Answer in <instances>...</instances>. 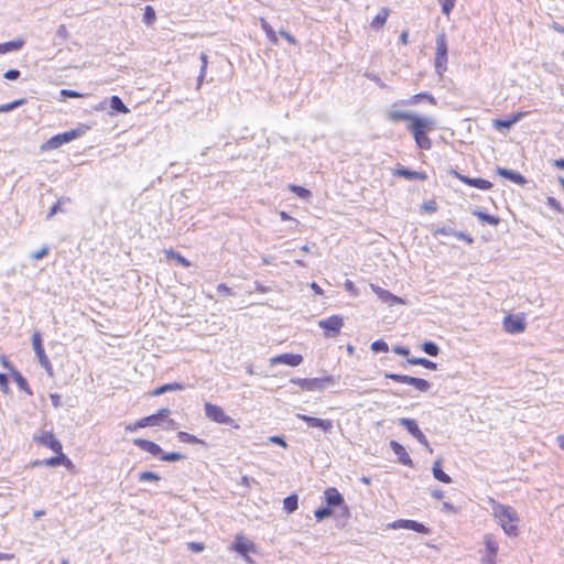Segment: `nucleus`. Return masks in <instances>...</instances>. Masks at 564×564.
I'll list each match as a JSON object with an SVG mask.
<instances>
[{
  "mask_svg": "<svg viewBox=\"0 0 564 564\" xmlns=\"http://www.w3.org/2000/svg\"><path fill=\"white\" fill-rule=\"evenodd\" d=\"M371 290L376 293V295L384 303L389 305H393L395 303H401V299L390 293L388 290H384L378 285L370 284Z\"/></svg>",
  "mask_w": 564,
  "mask_h": 564,
  "instance_id": "obj_19",
  "label": "nucleus"
},
{
  "mask_svg": "<svg viewBox=\"0 0 564 564\" xmlns=\"http://www.w3.org/2000/svg\"><path fill=\"white\" fill-rule=\"evenodd\" d=\"M4 78L9 80H15L20 77V70L18 69H9L4 73Z\"/></svg>",
  "mask_w": 564,
  "mask_h": 564,
  "instance_id": "obj_56",
  "label": "nucleus"
},
{
  "mask_svg": "<svg viewBox=\"0 0 564 564\" xmlns=\"http://www.w3.org/2000/svg\"><path fill=\"white\" fill-rule=\"evenodd\" d=\"M261 26L265 32L267 36L269 37V40L275 44L278 42V37L271 25L265 20H261Z\"/></svg>",
  "mask_w": 564,
  "mask_h": 564,
  "instance_id": "obj_42",
  "label": "nucleus"
},
{
  "mask_svg": "<svg viewBox=\"0 0 564 564\" xmlns=\"http://www.w3.org/2000/svg\"><path fill=\"white\" fill-rule=\"evenodd\" d=\"M58 456L51 457L48 459H45L43 463H36V465H45L50 467H55L64 464L65 462L70 463L69 459L61 452L57 453Z\"/></svg>",
  "mask_w": 564,
  "mask_h": 564,
  "instance_id": "obj_30",
  "label": "nucleus"
},
{
  "mask_svg": "<svg viewBox=\"0 0 564 564\" xmlns=\"http://www.w3.org/2000/svg\"><path fill=\"white\" fill-rule=\"evenodd\" d=\"M161 422L159 421L158 416L155 414L145 416L141 419V424H143L144 427L147 426H156Z\"/></svg>",
  "mask_w": 564,
  "mask_h": 564,
  "instance_id": "obj_49",
  "label": "nucleus"
},
{
  "mask_svg": "<svg viewBox=\"0 0 564 564\" xmlns=\"http://www.w3.org/2000/svg\"><path fill=\"white\" fill-rule=\"evenodd\" d=\"M231 549L240 555H246L250 552L254 553L257 551L256 545L250 540L246 539L242 534H237L235 536Z\"/></svg>",
  "mask_w": 564,
  "mask_h": 564,
  "instance_id": "obj_14",
  "label": "nucleus"
},
{
  "mask_svg": "<svg viewBox=\"0 0 564 564\" xmlns=\"http://www.w3.org/2000/svg\"><path fill=\"white\" fill-rule=\"evenodd\" d=\"M410 365H420L429 369H435L436 364L425 358H410L408 359Z\"/></svg>",
  "mask_w": 564,
  "mask_h": 564,
  "instance_id": "obj_38",
  "label": "nucleus"
},
{
  "mask_svg": "<svg viewBox=\"0 0 564 564\" xmlns=\"http://www.w3.org/2000/svg\"><path fill=\"white\" fill-rule=\"evenodd\" d=\"M39 442L42 445L50 447L55 453H61L62 452V444H61V442L50 432H44L39 437Z\"/></svg>",
  "mask_w": 564,
  "mask_h": 564,
  "instance_id": "obj_21",
  "label": "nucleus"
},
{
  "mask_svg": "<svg viewBox=\"0 0 564 564\" xmlns=\"http://www.w3.org/2000/svg\"><path fill=\"white\" fill-rule=\"evenodd\" d=\"M24 45L23 40H14L7 43H0V54L19 51Z\"/></svg>",
  "mask_w": 564,
  "mask_h": 564,
  "instance_id": "obj_27",
  "label": "nucleus"
},
{
  "mask_svg": "<svg viewBox=\"0 0 564 564\" xmlns=\"http://www.w3.org/2000/svg\"><path fill=\"white\" fill-rule=\"evenodd\" d=\"M389 17V10L387 8L380 9L378 14L372 20V26L380 28L382 26Z\"/></svg>",
  "mask_w": 564,
  "mask_h": 564,
  "instance_id": "obj_33",
  "label": "nucleus"
},
{
  "mask_svg": "<svg viewBox=\"0 0 564 564\" xmlns=\"http://www.w3.org/2000/svg\"><path fill=\"white\" fill-rule=\"evenodd\" d=\"M434 120L426 117L413 118V122H410L408 126V129L413 134L417 147L424 150H429L432 145L427 133L434 130Z\"/></svg>",
  "mask_w": 564,
  "mask_h": 564,
  "instance_id": "obj_1",
  "label": "nucleus"
},
{
  "mask_svg": "<svg viewBox=\"0 0 564 564\" xmlns=\"http://www.w3.org/2000/svg\"><path fill=\"white\" fill-rule=\"evenodd\" d=\"M432 234L433 236L436 238V239H440V241L442 243H447L446 240H442L441 237H445V238H448V239H455L456 238V232L452 229V228H433L432 229Z\"/></svg>",
  "mask_w": 564,
  "mask_h": 564,
  "instance_id": "obj_26",
  "label": "nucleus"
},
{
  "mask_svg": "<svg viewBox=\"0 0 564 564\" xmlns=\"http://www.w3.org/2000/svg\"><path fill=\"white\" fill-rule=\"evenodd\" d=\"M522 118V112H514L508 118H496L492 120V127L502 133H507Z\"/></svg>",
  "mask_w": 564,
  "mask_h": 564,
  "instance_id": "obj_11",
  "label": "nucleus"
},
{
  "mask_svg": "<svg viewBox=\"0 0 564 564\" xmlns=\"http://www.w3.org/2000/svg\"><path fill=\"white\" fill-rule=\"evenodd\" d=\"M371 349L375 352H386L389 350L388 344L381 339L376 340L371 344Z\"/></svg>",
  "mask_w": 564,
  "mask_h": 564,
  "instance_id": "obj_48",
  "label": "nucleus"
},
{
  "mask_svg": "<svg viewBox=\"0 0 564 564\" xmlns=\"http://www.w3.org/2000/svg\"><path fill=\"white\" fill-rule=\"evenodd\" d=\"M80 129H73L69 131H65L63 133L56 134L52 138H50L45 143L41 145V150L43 151H50L59 148L61 145L68 143L76 138L82 135Z\"/></svg>",
  "mask_w": 564,
  "mask_h": 564,
  "instance_id": "obj_3",
  "label": "nucleus"
},
{
  "mask_svg": "<svg viewBox=\"0 0 564 564\" xmlns=\"http://www.w3.org/2000/svg\"><path fill=\"white\" fill-rule=\"evenodd\" d=\"M165 254L169 259H175L180 264H182L185 268H188L191 265L189 261L186 258H184L182 254L173 250H165Z\"/></svg>",
  "mask_w": 564,
  "mask_h": 564,
  "instance_id": "obj_37",
  "label": "nucleus"
},
{
  "mask_svg": "<svg viewBox=\"0 0 564 564\" xmlns=\"http://www.w3.org/2000/svg\"><path fill=\"white\" fill-rule=\"evenodd\" d=\"M324 379L313 378V379H301L299 381L302 389L307 391L321 390L324 388Z\"/></svg>",
  "mask_w": 564,
  "mask_h": 564,
  "instance_id": "obj_24",
  "label": "nucleus"
},
{
  "mask_svg": "<svg viewBox=\"0 0 564 564\" xmlns=\"http://www.w3.org/2000/svg\"><path fill=\"white\" fill-rule=\"evenodd\" d=\"M188 549L192 550L193 552H202L204 550V544L203 543H198V542H189L188 544Z\"/></svg>",
  "mask_w": 564,
  "mask_h": 564,
  "instance_id": "obj_60",
  "label": "nucleus"
},
{
  "mask_svg": "<svg viewBox=\"0 0 564 564\" xmlns=\"http://www.w3.org/2000/svg\"><path fill=\"white\" fill-rule=\"evenodd\" d=\"M138 477L140 481H159L161 479L158 474L152 471H142Z\"/></svg>",
  "mask_w": 564,
  "mask_h": 564,
  "instance_id": "obj_45",
  "label": "nucleus"
},
{
  "mask_svg": "<svg viewBox=\"0 0 564 564\" xmlns=\"http://www.w3.org/2000/svg\"><path fill=\"white\" fill-rule=\"evenodd\" d=\"M48 247H43L40 250L32 252L31 258L34 260H41L48 254Z\"/></svg>",
  "mask_w": 564,
  "mask_h": 564,
  "instance_id": "obj_54",
  "label": "nucleus"
},
{
  "mask_svg": "<svg viewBox=\"0 0 564 564\" xmlns=\"http://www.w3.org/2000/svg\"><path fill=\"white\" fill-rule=\"evenodd\" d=\"M455 7V0H444L442 3V11L444 14L449 15L451 11Z\"/></svg>",
  "mask_w": 564,
  "mask_h": 564,
  "instance_id": "obj_55",
  "label": "nucleus"
},
{
  "mask_svg": "<svg viewBox=\"0 0 564 564\" xmlns=\"http://www.w3.org/2000/svg\"><path fill=\"white\" fill-rule=\"evenodd\" d=\"M422 349L425 354L430 355V356H437L438 354V347L436 344H434L433 341H425L423 345H422Z\"/></svg>",
  "mask_w": 564,
  "mask_h": 564,
  "instance_id": "obj_44",
  "label": "nucleus"
},
{
  "mask_svg": "<svg viewBox=\"0 0 564 564\" xmlns=\"http://www.w3.org/2000/svg\"><path fill=\"white\" fill-rule=\"evenodd\" d=\"M393 351L400 356H408L410 354V350L406 347H402V346L393 347Z\"/></svg>",
  "mask_w": 564,
  "mask_h": 564,
  "instance_id": "obj_62",
  "label": "nucleus"
},
{
  "mask_svg": "<svg viewBox=\"0 0 564 564\" xmlns=\"http://www.w3.org/2000/svg\"><path fill=\"white\" fill-rule=\"evenodd\" d=\"M283 507L289 513L294 512L297 509V496L291 495L286 497L283 500Z\"/></svg>",
  "mask_w": 564,
  "mask_h": 564,
  "instance_id": "obj_35",
  "label": "nucleus"
},
{
  "mask_svg": "<svg viewBox=\"0 0 564 564\" xmlns=\"http://www.w3.org/2000/svg\"><path fill=\"white\" fill-rule=\"evenodd\" d=\"M389 528L391 529H406V530H413L419 533L429 534L430 529L426 528L424 524L414 521V520H397L389 524Z\"/></svg>",
  "mask_w": 564,
  "mask_h": 564,
  "instance_id": "obj_13",
  "label": "nucleus"
},
{
  "mask_svg": "<svg viewBox=\"0 0 564 564\" xmlns=\"http://www.w3.org/2000/svg\"><path fill=\"white\" fill-rule=\"evenodd\" d=\"M160 456L161 459L165 462H177L184 458V456L180 453H162Z\"/></svg>",
  "mask_w": 564,
  "mask_h": 564,
  "instance_id": "obj_52",
  "label": "nucleus"
},
{
  "mask_svg": "<svg viewBox=\"0 0 564 564\" xmlns=\"http://www.w3.org/2000/svg\"><path fill=\"white\" fill-rule=\"evenodd\" d=\"M142 427H144V426H143V424H141V419H140L135 423L128 424L126 426V431L133 432V431H135L138 429H142Z\"/></svg>",
  "mask_w": 564,
  "mask_h": 564,
  "instance_id": "obj_61",
  "label": "nucleus"
},
{
  "mask_svg": "<svg viewBox=\"0 0 564 564\" xmlns=\"http://www.w3.org/2000/svg\"><path fill=\"white\" fill-rule=\"evenodd\" d=\"M314 514H315V518L317 521H322L332 516V510L329 507H323V508L315 510Z\"/></svg>",
  "mask_w": 564,
  "mask_h": 564,
  "instance_id": "obj_46",
  "label": "nucleus"
},
{
  "mask_svg": "<svg viewBox=\"0 0 564 564\" xmlns=\"http://www.w3.org/2000/svg\"><path fill=\"white\" fill-rule=\"evenodd\" d=\"M23 104H24V99H19V100L12 101L10 104L2 105V106H0V112L11 111Z\"/></svg>",
  "mask_w": 564,
  "mask_h": 564,
  "instance_id": "obj_51",
  "label": "nucleus"
},
{
  "mask_svg": "<svg viewBox=\"0 0 564 564\" xmlns=\"http://www.w3.org/2000/svg\"><path fill=\"white\" fill-rule=\"evenodd\" d=\"M399 424L406 429V431L415 437L421 444L429 447V442L426 440V436L422 433V431L419 429L416 422L412 419L402 417L399 420Z\"/></svg>",
  "mask_w": 564,
  "mask_h": 564,
  "instance_id": "obj_12",
  "label": "nucleus"
},
{
  "mask_svg": "<svg viewBox=\"0 0 564 564\" xmlns=\"http://www.w3.org/2000/svg\"><path fill=\"white\" fill-rule=\"evenodd\" d=\"M133 444L139 448L152 454L153 456H159L163 453L162 448L152 441L135 438L133 440Z\"/></svg>",
  "mask_w": 564,
  "mask_h": 564,
  "instance_id": "obj_18",
  "label": "nucleus"
},
{
  "mask_svg": "<svg viewBox=\"0 0 564 564\" xmlns=\"http://www.w3.org/2000/svg\"><path fill=\"white\" fill-rule=\"evenodd\" d=\"M460 182L482 191H488L492 187V183L488 180L481 177H469L463 174H460Z\"/></svg>",
  "mask_w": 564,
  "mask_h": 564,
  "instance_id": "obj_17",
  "label": "nucleus"
},
{
  "mask_svg": "<svg viewBox=\"0 0 564 564\" xmlns=\"http://www.w3.org/2000/svg\"><path fill=\"white\" fill-rule=\"evenodd\" d=\"M155 19H156V14H155L154 9L151 6H147L144 8L143 22L147 25H151V24H153Z\"/></svg>",
  "mask_w": 564,
  "mask_h": 564,
  "instance_id": "obj_40",
  "label": "nucleus"
},
{
  "mask_svg": "<svg viewBox=\"0 0 564 564\" xmlns=\"http://www.w3.org/2000/svg\"><path fill=\"white\" fill-rule=\"evenodd\" d=\"M447 62V43L445 34H438L436 37V56H435V69L438 75L446 69Z\"/></svg>",
  "mask_w": 564,
  "mask_h": 564,
  "instance_id": "obj_4",
  "label": "nucleus"
},
{
  "mask_svg": "<svg viewBox=\"0 0 564 564\" xmlns=\"http://www.w3.org/2000/svg\"><path fill=\"white\" fill-rule=\"evenodd\" d=\"M344 319L339 315H332L328 318L321 319L318 326L324 329L326 337H332L340 333Z\"/></svg>",
  "mask_w": 564,
  "mask_h": 564,
  "instance_id": "obj_8",
  "label": "nucleus"
},
{
  "mask_svg": "<svg viewBox=\"0 0 564 564\" xmlns=\"http://www.w3.org/2000/svg\"><path fill=\"white\" fill-rule=\"evenodd\" d=\"M432 470H433V476H434L437 480H440V481H442V482H445V484L451 482V478H449V476H448V475H446V474L443 471V469H442V467H441L440 462H435V463H434V465H433V469H432Z\"/></svg>",
  "mask_w": 564,
  "mask_h": 564,
  "instance_id": "obj_32",
  "label": "nucleus"
},
{
  "mask_svg": "<svg viewBox=\"0 0 564 564\" xmlns=\"http://www.w3.org/2000/svg\"><path fill=\"white\" fill-rule=\"evenodd\" d=\"M390 447L393 451V453L399 457L400 463H402L405 466L412 465V459L410 458L405 448L401 444H399L397 441H391Z\"/></svg>",
  "mask_w": 564,
  "mask_h": 564,
  "instance_id": "obj_22",
  "label": "nucleus"
},
{
  "mask_svg": "<svg viewBox=\"0 0 564 564\" xmlns=\"http://www.w3.org/2000/svg\"><path fill=\"white\" fill-rule=\"evenodd\" d=\"M502 325L503 329L509 334L523 333L527 326L524 317L518 314H508L505 316Z\"/></svg>",
  "mask_w": 564,
  "mask_h": 564,
  "instance_id": "obj_7",
  "label": "nucleus"
},
{
  "mask_svg": "<svg viewBox=\"0 0 564 564\" xmlns=\"http://www.w3.org/2000/svg\"><path fill=\"white\" fill-rule=\"evenodd\" d=\"M183 389H184V386L181 384V383H177V382L166 383V384H163V386L159 387L158 389H155L152 392V395L158 397V395H161V394H163L165 392H169V391H180V390H183Z\"/></svg>",
  "mask_w": 564,
  "mask_h": 564,
  "instance_id": "obj_29",
  "label": "nucleus"
},
{
  "mask_svg": "<svg viewBox=\"0 0 564 564\" xmlns=\"http://www.w3.org/2000/svg\"><path fill=\"white\" fill-rule=\"evenodd\" d=\"M32 346H33L34 352L37 357L40 365L47 371V373L50 376H52L53 367H52V364H51L48 357L45 354L44 347L42 345L41 334L39 332H35L32 335Z\"/></svg>",
  "mask_w": 564,
  "mask_h": 564,
  "instance_id": "obj_5",
  "label": "nucleus"
},
{
  "mask_svg": "<svg viewBox=\"0 0 564 564\" xmlns=\"http://www.w3.org/2000/svg\"><path fill=\"white\" fill-rule=\"evenodd\" d=\"M296 419L302 420L303 422L307 423L308 426L319 429L325 433H330L334 429L332 420L314 417L301 413L296 414Z\"/></svg>",
  "mask_w": 564,
  "mask_h": 564,
  "instance_id": "obj_10",
  "label": "nucleus"
},
{
  "mask_svg": "<svg viewBox=\"0 0 564 564\" xmlns=\"http://www.w3.org/2000/svg\"><path fill=\"white\" fill-rule=\"evenodd\" d=\"M50 398H51L52 404L55 408H59L61 406V397L57 393H52L50 395Z\"/></svg>",
  "mask_w": 564,
  "mask_h": 564,
  "instance_id": "obj_63",
  "label": "nucleus"
},
{
  "mask_svg": "<svg viewBox=\"0 0 564 564\" xmlns=\"http://www.w3.org/2000/svg\"><path fill=\"white\" fill-rule=\"evenodd\" d=\"M552 165L556 169L564 170V158L553 160Z\"/></svg>",
  "mask_w": 564,
  "mask_h": 564,
  "instance_id": "obj_64",
  "label": "nucleus"
},
{
  "mask_svg": "<svg viewBox=\"0 0 564 564\" xmlns=\"http://www.w3.org/2000/svg\"><path fill=\"white\" fill-rule=\"evenodd\" d=\"M496 172L499 176H501L517 185H524L528 182L527 178L520 172L511 170V169L498 166Z\"/></svg>",
  "mask_w": 564,
  "mask_h": 564,
  "instance_id": "obj_16",
  "label": "nucleus"
},
{
  "mask_svg": "<svg viewBox=\"0 0 564 564\" xmlns=\"http://www.w3.org/2000/svg\"><path fill=\"white\" fill-rule=\"evenodd\" d=\"M290 191L301 198H307L310 196V191L299 185H290Z\"/></svg>",
  "mask_w": 564,
  "mask_h": 564,
  "instance_id": "obj_50",
  "label": "nucleus"
},
{
  "mask_svg": "<svg viewBox=\"0 0 564 564\" xmlns=\"http://www.w3.org/2000/svg\"><path fill=\"white\" fill-rule=\"evenodd\" d=\"M177 438L180 442H183V443H192V444L202 443V441L199 438H197L195 435H192L187 432H178Z\"/></svg>",
  "mask_w": 564,
  "mask_h": 564,
  "instance_id": "obj_41",
  "label": "nucleus"
},
{
  "mask_svg": "<svg viewBox=\"0 0 564 564\" xmlns=\"http://www.w3.org/2000/svg\"><path fill=\"white\" fill-rule=\"evenodd\" d=\"M485 550L484 554L481 555V563L482 564H496V556L498 553V543L494 539L492 535H485Z\"/></svg>",
  "mask_w": 564,
  "mask_h": 564,
  "instance_id": "obj_9",
  "label": "nucleus"
},
{
  "mask_svg": "<svg viewBox=\"0 0 564 564\" xmlns=\"http://www.w3.org/2000/svg\"><path fill=\"white\" fill-rule=\"evenodd\" d=\"M110 108L117 112H120V113H128L129 112V109L126 107V105L123 104V101L121 100L120 97L118 96H112L110 98Z\"/></svg>",
  "mask_w": 564,
  "mask_h": 564,
  "instance_id": "obj_31",
  "label": "nucleus"
},
{
  "mask_svg": "<svg viewBox=\"0 0 564 564\" xmlns=\"http://www.w3.org/2000/svg\"><path fill=\"white\" fill-rule=\"evenodd\" d=\"M410 384L413 386L416 390L422 391V392L427 391L431 387L430 382L426 381L425 379L415 378V377H412Z\"/></svg>",
  "mask_w": 564,
  "mask_h": 564,
  "instance_id": "obj_36",
  "label": "nucleus"
},
{
  "mask_svg": "<svg viewBox=\"0 0 564 564\" xmlns=\"http://www.w3.org/2000/svg\"><path fill=\"white\" fill-rule=\"evenodd\" d=\"M268 441L272 444L280 445L284 448L288 446L286 442L281 436H270Z\"/></svg>",
  "mask_w": 564,
  "mask_h": 564,
  "instance_id": "obj_57",
  "label": "nucleus"
},
{
  "mask_svg": "<svg viewBox=\"0 0 564 564\" xmlns=\"http://www.w3.org/2000/svg\"><path fill=\"white\" fill-rule=\"evenodd\" d=\"M199 57L202 61V67H200L199 76L197 78V82H198L197 88H199V86L202 85V82H203L205 73H206V67L208 64V56L205 53H202Z\"/></svg>",
  "mask_w": 564,
  "mask_h": 564,
  "instance_id": "obj_43",
  "label": "nucleus"
},
{
  "mask_svg": "<svg viewBox=\"0 0 564 564\" xmlns=\"http://www.w3.org/2000/svg\"><path fill=\"white\" fill-rule=\"evenodd\" d=\"M494 516L498 519L506 534L509 536H516L518 534V517L510 506L498 503L494 507Z\"/></svg>",
  "mask_w": 564,
  "mask_h": 564,
  "instance_id": "obj_2",
  "label": "nucleus"
},
{
  "mask_svg": "<svg viewBox=\"0 0 564 564\" xmlns=\"http://www.w3.org/2000/svg\"><path fill=\"white\" fill-rule=\"evenodd\" d=\"M387 378L392 379L400 383H411L412 377L405 376V375H398V373H388L386 375Z\"/></svg>",
  "mask_w": 564,
  "mask_h": 564,
  "instance_id": "obj_47",
  "label": "nucleus"
},
{
  "mask_svg": "<svg viewBox=\"0 0 564 564\" xmlns=\"http://www.w3.org/2000/svg\"><path fill=\"white\" fill-rule=\"evenodd\" d=\"M436 209H437V204L435 200L424 202L421 206V210L429 213V214L436 212Z\"/></svg>",
  "mask_w": 564,
  "mask_h": 564,
  "instance_id": "obj_53",
  "label": "nucleus"
},
{
  "mask_svg": "<svg viewBox=\"0 0 564 564\" xmlns=\"http://www.w3.org/2000/svg\"><path fill=\"white\" fill-rule=\"evenodd\" d=\"M205 415L210 420L219 424L230 425L234 423V420L225 413L223 408L219 405L213 404L210 402H206L204 404Z\"/></svg>",
  "mask_w": 564,
  "mask_h": 564,
  "instance_id": "obj_6",
  "label": "nucleus"
},
{
  "mask_svg": "<svg viewBox=\"0 0 564 564\" xmlns=\"http://www.w3.org/2000/svg\"><path fill=\"white\" fill-rule=\"evenodd\" d=\"M13 378H14V381L17 382L18 387L21 390L25 391L30 395L32 394V391L28 384V381L19 371H13Z\"/></svg>",
  "mask_w": 564,
  "mask_h": 564,
  "instance_id": "obj_34",
  "label": "nucleus"
},
{
  "mask_svg": "<svg viewBox=\"0 0 564 564\" xmlns=\"http://www.w3.org/2000/svg\"><path fill=\"white\" fill-rule=\"evenodd\" d=\"M324 495L328 507H337L344 502L341 494L334 487L327 488Z\"/></svg>",
  "mask_w": 564,
  "mask_h": 564,
  "instance_id": "obj_23",
  "label": "nucleus"
},
{
  "mask_svg": "<svg viewBox=\"0 0 564 564\" xmlns=\"http://www.w3.org/2000/svg\"><path fill=\"white\" fill-rule=\"evenodd\" d=\"M413 118H419V116L401 110H394L389 113V119L392 121L409 120L413 122Z\"/></svg>",
  "mask_w": 564,
  "mask_h": 564,
  "instance_id": "obj_28",
  "label": "nucleus"
},
{
  "mask_svg": "<svg viewBox=\"0 0 564 564\" xmlns=\"http://www.w3.org/2000/svg\"><path fill=\"white\" fill-rule=\"evenodd\" d=\"M395 175L404 177L406 180H421L424 181L427 178L426 174L423 172L411 171L408 169H399L395 171Z\"/></svg>",
  "mask_w": 564,
  "mask_h": 564,
  "instance_id": "obj_25",
  "label": "nucleus"
},
{
  "mask_svg": "<svg viewBox=\"0 0 564 564\" xmlns=\"http://www.w3.org/2000/svg\"><path fill=\"white\" fill-rule=\"evenodd\" d=\"M62 96L66 97V98H78V97H82L83 95L75 91V90H70V89H63L61 91Z\"/></svg>",
  "mask_w": 564,
  "mask_h": 564,
  "instance_id": "obj_58",
  "label": "nucleus"
},
{
  "mask_svg": "<svg viewBox=\"0 0 564 564\" xmlns=\"http://www.w3.org/2000/svg\"><path fill=\"white\" fill-rule=\"evenodd\" d=\"M303 361V357L299 354H282L270 359V365L275 366L279 364L296 367Z\"/></svg>",
  "mask_w": 564,
  "mask_h": 564,
  "instance_id": "obj_15",
  "label": "nucleus"
},
{
  "mask_svg": "<svg viewBox=\"0 0 564 564\" xmlns=\"http://www.w3.org/2000/svg\"><path fill=\"white\" fill-rule=\"evenodd\" d=\"M546 205L553 209L555 213L563 215L564 208L562 204L553 196H547L546 198Z\"/></svg>",
  "mask_w": 564,
  "mask_h": 564,
  "instance_id": "obj_39",
  "label": "nucleus"
},
{
  "mask_svg": "<svg viewBox=\"0 0 564 564\" xmlns=\"http://www.w3.org/2000/svg\"><path fill=\"white\" fill-rule=\"evenodd\" d=\"M471 214L478 218V220L481 224L490 225V226H498L501 221V219L498 216L491 215L485 210H481L479 208H475L471 210Z\"/></svg>",
  "mask_w": 564,
  "mask_h": 564,
  "instance_id": "obj_20",
  "label": "nucleus"
},
{
  "mask_svg": "<svg viewBox=\"0 0 564 564\" xmlns=\"http://www.w3.org/2000/svg\"><path fill=\"white\" fill-rule=\"evenodd\" d=\"M171 413V410L167 409V408H163L161 410L158 411V413H155V415L158 416L159 421L162 422L164 419H166Z\"/></svg>",
  "mask_w": 564,
  "mask_h": 564,
  "instance_id": "obj_59",
  "label": "nucleus"
}]
</instances>
